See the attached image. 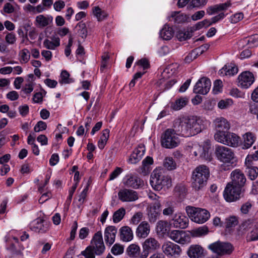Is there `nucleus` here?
Masks as SVG:
<instances>
[{"label": "nucleus", "mask_w": 258, "mask_h": 258, "mask_svg": "<svg viewBox=\"0 0 258 258\" xmlns=\"http://www.w3.org/2000/svg\"><path fill=\"white\" fill-rule=\"evenodd\" d=\"M210 175L208 168L205 165L196 167L192 172L191 185L196 191L202 189L207 184Z\"/></svg>", "instance_id": "obj_1"}, {"label": "nucleus", "mask_w": 258, "mask_h": 258, "mask_svg": "<svg viewBox=\"0 0 258 258\" xmlns=\"http://www.w3.org/2000/svg\"><path fill=\"white\" fill-rule=\"evenodd\" d=\"M150 184L156 190L168 189L172 185L170 177L163 175L160 170H154L150 177Z\"/></svg>", "instance_id": "obj_2"}, {"label": "nucleus", "mask_w": 258, "mask_h": 258, "mask_svg": "<svg viewBox=\"0 0 258 258\" xmlns=\"http://www.w3.org/2000/svg\"><path fill=\"white\" fill-rule=\"evenodd\" d=\"M185 211L190 220L198 224L204 223L210 217L209 212L205 209L188 206Z\"/></svg>", "instance_id": "obj_3"}, {"label": "nucleus", "mask_w": 258, "mask_h": 258, "mask_svg": "<svg viewBox=\"0 0 258 258\" xmlns=\"http://www.w3.org/2000/svg\"><path fill=\"white\" fill-rule=\"evenodd\" d=\"M179 143L180 140L173 128L166 130L161 136V144L164 148L172 149L177 147Z\"/></svg>", "instance_id": "obj_4"}, {"label": "nucleus", "mask_w": 258, "mask_h": 258, "mask_svg": "<svg viewBox=\"0 0 258 258\" xmlns=\"http://www.w3.org/2000/svg\"><path fill=\"white\" fill-rule=\"evenodd\" d=\"M223 196L227 202L236 201L243 196L242 188L228 183L225 188Z\"/></svg>", "instance_id": "obj_5"}, {"label": "nucleus", "mask_w": 258, "mask_h": 258, "mask_svg": "<svg viewBox=\"0 0 258 258\" xmlns=\"http://www.w3.org/2000/svg\"><path fill=\"white\" fill-rule=\"evenodd\" d=\"M215 153L217 159L223 163H230L234 158L233 150L224 146H216Z\"/></svg>", "instance_id": "obj_6"}, {"label": "nucleus", "mask_w": 258, "mask_h": 258, "mask_svg": "<svg viewBox=\"0 0 258 258\" xmlns=\"http://www.w3.org/2000/svg\"><path fill=\"white\" fill-rule=\"evenodd\" d=\"M239 231L242 234L246 233V240L247 241L258 240V229L250 221L243 222L240 226Z\"/></svg>", "instance_id": "obj_7"}, {"label": "nucleus", "mask_w": 258, "mask_h": 258, "mask_svg": "<svg viewBox=\"0 0 258 258\" xmlns=\"http://www.w3.org/2000/svg\"><path fill=\"white\" fill-rule=\"evenodd\" d=\"M209 248L219 255L230 254L234 249L231 243L221 241H217L209 245Z\"/></svg>", "instance_id": "obj_8"}, {"label": "nucleus", "mask_w": 258, "mask_h": 258, "mask_svg": "<svg viewBox=\"0 0 258 258\" xmlns=\"http://www.w3.org/2000/svg\"><path fill=\"white\" fill-rule=\"evenodd\" d=\"M186 121L187 122L190 136L198 134L205 127L204 121L197 116L186 117Z\"/></svg>", "instance_id": "obj_9"}, {"label": "nucleus", "mask_w": 258, "mask_h": 258, "mask_svg": "<svg viewBox=\"0 0 258 258\" xmlns=\"http://www.w3.org/2000/svg\"><path fill=\"white\" fill-rule=\"evenodd\" d=\"M92 249L97 255L102 254L105 249L101 231L95 233L91 241V245L88 246V249Z\"/></svg>", "instance_id": "obj_10"}, {"label": "nucleus", "mask_w": 258, "mask_h": 258, "mask_svg": "<svg viewBox=\"0 0 258 258\" xmlns=\"http://www.w3.org/2000/svg\"><path fill=\"white\" fill-rule=\"evenodd\" d=\"M143 252L140 258H147L149 253L157 250L160 247V244L154 237L147 238L142 244Z\"/></svg>", "instance_id": "obj_11"}, {"label": "nucleus", "mask_w": 258, "mask_h": 258, "mask_svg": "<svg viewBox=\"0 0 258 258\" xmlns=\"http://www.w3.org/2000/svg\"><path fill=\"white\" fill-rule=\"evenodd\" d=\"M186 117L178 118L173 121V128L176 132V135L183 137H190Z\"/></svg>", "instance_id": "obj_12"}, {"label": "nucleus", "mask_w": 258, "mask_h": 258, "mask_svg": "<svg viewBox=\"0 0 258 258\" xmlns=\"http://www.w3.org/2000/svg\"><path fill=\"white\" fill-rule=\"evenodd\" d=\"M162 250L163 253L168 257H176L181 252V248L179 245L170 241L163 244Z\"/></svg>", "instance_id": "obj_13"}, {"label": "nucleus", "mask_w": 258, "mask_h": 258, "mask_svg": "<svg viewBox=\"0 0 258 258\" xmlns=\"http://www.w3.org/2000/svg\"><path fill=\"white\" fill-rule=\"evenodd\" d=\"M211 82L208 78L203 77L197 82L194 86L193 91L196 94H206L210 90Z\"/></svg>", "instance_id": "obj_14"}, {"label": "nucleus", "mask_w": 258, "mask_h": 258, "mask_svg": "<svg viewBox=\"0 0 258 258\" xmlns=\"http://www.w3.org/2000/svg\"><path fill=\"white\" fill-rule=\"evenodd\" d=\"M238 80L239 87L243 89H247L254 82V77L252 73L245 71L238 76Z\"/></svg>", "instance_id": "obj_15"}, {"label": "nucleus", "mask_w": 258, "mask_h": 258, "mask_svg": "<svg viewBox=\"0 0 258 258\" xmlns=\"http://www.w3.org/2000/svg\"><path fill=\"white\" fill-rule=\"evenodd\" d=\"M124 186L137 189L144 185V181L139 177L133 174L127 175L122 181Z\"/></svg>", "instance_id": "obj_16"}, {"label": "nucleus", "mask_w": 258, "mask_h": 258, "mask_svg": "<svg viewBox=\"0 0 258 258\" xmlns=\"http://www.w3.org/2000/svg\"><path fill=\"white\" fill-rule=\"evenodd\" d=\"M118 196L122 202H134L139 198L137 191L127 188L120 189L118 192Z\"/></svg>", "instance_id": "obj_17"}, {"label": "nucleus", "mask_w": 258, "mask_h": 258, "mask_svg": "<svg viewBox=\"0 0 258 258\" xmlns=\"http://www.w3.org/2000/svg\"><path fill=\"white\" fill-rule=\"evenodd\" d=\"M168 236L175 242L181 244L188 242L190 240L189 235L181 230H173L168 233Z\"/></svg>", "instance_id": "obj_18"}, {"label": "nucleus", "mask_w": 258, "mask_h": 258, "mask_svg": "<svg viewBox=\"0 0 258 258\" xmlns=\"http://www.w3.org/2000/svg\"><path fill=\"white\" fill-rule=\"evenodd\" d=\"M232 179L231 184L242 188L244 185L246 179L243 173L239 169H235L231 173Z\"/></svg>", "instance_id": "obj_19"}, {"label": "nucleus", "mask_w": 258, "mask_h": 258, "mask_svg": "<svg viewBox=\"0 0 258 258\" xmlns=\"http://www.w3.org/2000/svg\"><path fill=\"white\" fill-rule=\"evenodd\" d=\"M117 232V228L114 226H108L105 228L104 238L107 246L110 247L114 243Z\"/></svg>", "instance_id": "obj_20"}, {"label": "nucleus", "mask_w": 258, "mask_h": 258, "mask_svg": "<svg viewBox=\"0 0 258 258\" xmlns=\"http://www.w3.org/2000/svg\"><path fill=\"white\" fill-rule=\"evenodd\" d=\"M30 229L36 232L44 233L48 230V225L44 220L37 218L30 224Z\"/></svg>", "instance_id": "obj_21"}, {"label": "nucleus", "mask_w": 258, "mask_h": 258, "mask_svg": "<svg viewBox=\"0 0 258 258\" xmlns=\"http://www.w3.org/2000/svg\"><path fill=\"white\" fill-rule=\"evenodd\" d=\"M172 220L173 226L176 228L184 229L188 224V218L181 213L176 214Z\"/></svg>", "instance_id": "obj_22"}, {"label": "nucleus", "mask_w": 258, "mask_h": 258, "mask_svg": "<svg viewBox=\"0 0 258 258\" xmlns=\"http://www.w3.org/2000/svg\"><path fill=\"white\" fill-rule=\"evenodd\" d=\"M187 254L190 258H204L205 256L203 248L197 244L190 245Z\"/></svg>", "instance_id": "obj_23"}, {"label": "nucleus", "mask_w": 258, "mask_h": 258, "mask_svg": "<svg viewBox=\"0 0 258 258\" xmlns=\"http://www.w3.org/2000/svg\"><path fill=\"white\" fill-rule=\"evenodd\" d=\"M145 148L143 145H139L131 155L128 162L130 164H136L142 158L145 154Z\"/></svg>", "instance_id": "obj_24"}, {"label": "nucleus", "mask_w": 258, "mask_h": 258, "mask_svg": "<svg viewBox=\"0 0 258 258\" xmlns=\"http://www.w3.org/2000/svg\"><path fill=\"white\" fill-rule=\"evenodd\" d=\"M217 131H227L230 127V124L225 118L218 117L213 122Z\"/></svg>", "instance_id": "obj_25"}, {"label": "nucleus", "mask_w": 258, "mask_h": 258, "mask_svg": "<svg viewBox=\"0 0 258 258\" xmlns=\"http://www.w3.org/2000/svg\"><path fill=\"white\" fill-rule=\"evenodd\" d=\"M150 227L146 221L142 222L136 230V235L139 238H146L149 234Z\"/></svg>", "instance_id": "obj_26"}, {"label": "nucleus", "mask_w": 258, "mask_h": 258, "mask_svg": "<svg viewBox=\"0 0 258 258\" xmlns=\"http://www.w3.org/2000/svg\"><path fill=\"white\" fill-rule=\"evenodd\" d=\"M245 172L251 180L255 179L258 175V168L254 165V163L245 161Z\"/></svg>", "instance_id": "obj_27"}, {"label": "nucleus", "mask_w": 258, "mask_h": 258, "mask_svg": "<svg viewBox=\"0 0 258 258\" xmlns=\"http://www.w3.org/2000/svg\"><path fill=\"white\" fill-rule=\"evenodd\" d=\"M119 235L120 239L125 242L130 241L133 238L132 230L127 226H123L120 228Z\"/></svg>", "instance_id": "obj_28"}, {"label": "nucleus", "mask_w": 258, "mask_h": 258, "mask_svg": "<svg viewBox=\"0 0 258 258\" xmlns=\"http://www.w3.org/2000/svg\"><path fill=\"white\" fill-rule=\"evenodd\" d=\"M239 140V137L235 134L227 132L225 145L232 147H236L238 145Z\"/></svg>", "instance_id": "obj_29"}, {"label": "nucleus", "mask_w": 258, "mask_h": 258, "mask_svg": "<svg viewBox=\"0 0 258 258\" xmlns=\"http://www.w3.org/2000/svg\"><path fill=\"white\" fill-rule=\"evenodd\" d=\"M255 136L251 132H247L243 135V142L242 144V149H246L250 148L253 144L255 141Z\"/></svg>", "instance_id": "obj_30"}, {"label": "nucleus", "mask_w": 258, "mask_h": 258, "mask_svg": "<svg viewBox=\"0 0 258 258\" xmlns=\"http://www.w3.org/2000/svg\"><path fill=\"white\" fill-rule=\"evenodd\" d=\"M231 4L229 2H226L219 5H216L214 6L209 7L207 10V13L210 15H213L222 10H225L230 6Z\"/></svg>", "instance_id": "obj_31"}, {"label": "nucleus", "mask_w": 258, "mask_h": 258, "mask_svg": "<svg viewBox=\"0 0 258 258\" xmlns=\"http://www.w3.org/2000/svg\"><path fill=\"white\" fill-rule=\"evenodd\" d=\"M188 102V100L186 97L179 98L171 103V108L174 110H180L184 107Z\"/></svg>", "instance_id": "obj_32"}, {"label": "nucleus", "mask_w": 258, "mask_h": 258, "mask_svg": "<svg viewBox=\"0 0 258 258\" xmlns=\"http://www.w3.org/2000/svg\"><path fill=\"white\" fill-rule=\"evenodd\" d=\"M174 34L173 28L168 25H165L160 31V35L164 40H170L172 38Z\"/></svg>", "instance_id": "obj_33"}, {"label": "nucleus", "mask_w": 258, "mask_h": 258, "mask_svg": "<svg viewBox=\"0 0 258 258\" xmlns=\"http://www.w3.org/2000/svg\"><path fill=\"white\" fill-rule=\"evenodd\" d=\"M52 21V17H45L43 15H40L36 17V22L40 27H44L48 25Z\"/></svg>", "instance_id": "obj_34"}, {"label": "nucleus", "mask_w": 258, "mask_h": 258, "mask_svg": "<svg viewBox=\"0 0 258 258\" xmlns=\"http://www.w3.org/2000/svg\"><path fill=\"white\" fill-rule=\"evenodd\" d=\"M169 225L166 221L161 220L157 224L156 230L158 233L165 234L169 230Z\"/></svg>", "instance_id": "obj_35"}, {"label": "nucleus", "mask_w": 258, "mask_h": 258, "mask_svg": "<svg viewBox=\"0 0 258 258\" xmlns=\"http://www.w3.org/2000/svg\"><path fill=\"white\" fill-rule=\"evenodd\" d=\"M210 145L208 142H206L204 145L200 156L206 160L210 161L212 158L211 152L210 151Z\"/></svg>", "instance_id": "obj_36"}, {"label": "nucleus", "mask_w": 258, "mask_h": 258, "mask_svg": "<svg viewBox=\"0 0 258 258\" xmlns=\"http://www.w3.org/2000/svg\"><path fill=\"white\" fill-rule=\"evenodd\" d=\"M153 163V159L150 156H147L142 161V166L141 168V172L146 174L149 172V166Z\"/></svg>", "instance_id": "obj_37"}, {"label": "nucleus", "mask_w": 258, "mask_h": 258, "mask_svg": "<svg viewBox=\"0 0 258 258\" xmlns=\"http://www.w3.org/2000/svg\"><path fill=\"white\" fill-rule=\"evenodd\" d=\"M125 214V210L124 208H120L115 211L112 217V220L114 223H118L124 217Z\"/></svg>", "instance_id": "obj_38"}, {"label": "nucleus", "mask_w": 258, "mask_h": 258, "mask_svg": "<svg viewBox=\"0 0 258 258\" xmlns=\"http://www.w3.org/2000/svg\"><path fill=\"white\" fill-rule=\"evenodd\" d=\"M126 251L130 256L137 257L140 254V248L138 245L132 244L127 247Z\"/></svg>", "instance_id": "obj_39"}, {"label": "nucleus", "mask_w": 258, "mask_h": 258, "mask_svg": "<svg viewBox=\"0 0 258 258\" xmlns=\"http://www.w3.org/2000/svg\"><path fill=\"white\" fill-rule=\"evenodd\" d=\"M93 13L98 21L104 20L107 16V14L99 7H95L93 9Z\"/></svg>", "instance_id": "obj_40"}, {"label": "nucleus", "mask_w": 258, "mask_h": 258, "mask_svg": "<svg viewBox=\"0 0 258 258\" xmlns=\"http://www.w3.org/2000/svg\"><path fill=\"white\" fill-rule=\"evenodd\" d=\"M163 166L168 170H172L176 168V163L172 157H166L163 162Z\"/></svg>", "instance_id": "obj_41"}, {"label": "nucleus", "mask_w": 258, "mask_h": 258, "mask_svg": "<svg viewBox=\"0 0 258 258\" xmlns=\"http://www.w3.org/2000/svg\"><path fill=\"white\" fill-rule=\"evenodd\" d=\"M244 41L249 47H256L258 46V34H254L245 38Z\"/></svg>", "instance_id": "obj_42"}, {"label": "nucleus", "mask_w": 258, "mask_h": 258, "mask_svg": "<svg viewBox=\"0 0 258 258\" xmlns=\"http://www.w3.org/2000/svg\"><path fill=\"white\" fill-rule=\"evenodd\" d=\"M208 232V228L207 226H204L192 230L191 234L193 236L200 237L207 234Z\"/></svg>", "instance_id": "obj_43"}, {"label": "nucleus", "mask_w": 258, "mask_h": 258, "mask_svg": "<svg viewBox=\"0 0 258 258\" xmlns=\"http://www.w3.org/2000/svg\"><path fill=\"white\" fill-rule=\"evenodd\" d=\"M78 29L79 35L83 38H85L87 36V30L85 23L82 22L78 23L76 27Z\"/></svg>", "instance_id": "obj_44"}, {"label": "nucleus", "mask_w": 258, "mask_h": 258, "mask_svg": "<svg viewBox=\"0 0 258 258\" xmlns=\"http://www.w3.org/2000/svg\"><path fill=\"white\" fill-rule=\"evenodd\" d=\"M192 32H190L189 31H179L176 34V37L177 39L180 41H184L187 39H189L192 37Z\"/></svg>", "instance_id": "obj_45"}, {"label": "nucleus", "mask_w": 258, "mask_h": 258, "mask_svg": "<svg viewBox=\"0 0 258 258\" xmlns=\"http://www.w3.org/2000/svg\"><path fill=\"white\" fill-rule=\"evenodd\" d=\"M227 133V131H217L214 135L215 140L218 142L225 145Z\"/></svg>", "instance_id": "obj_46"}, {"label": "nucleus", "mask_w": 258, "mask_h": 258, "mask_svg": "<svg viewBox=\"0 0 258 258\" xmlns=\"http://www.w3.org/2000/svg\"><path fill=\"white\" fill-rule=\"evenodd\" d=\"M175 193L181 198H184L187 192L185 186L182 184L177 185L175 187Z\"/></svg>", "instance_id": "obj_47"}, {"label": "nucleus", "mask_w": 258, "mask_h": 258, "mask_svg": "<svg viewBox=\"0 0 258 258\" xmlns=\"http://www.w3.org/2000/svg\"><path fill=\"white\" fill-rule=\"evenodd\" d=\"M20 56V61L22 63L27 62L30 58V53L29 51L27 49H22L19 53Z\"/></svg>", "instance_id": "obj_48"}, {"label": "nucleus", "mask_w": 258, "mask_h": 258, "mask_svg": "<svg viewBox=\"0 0 258 258\" xmlns=\"http://www.w3.org/2000/svg\"><path fill=\"white\" fill-rule=\"evenodd\" d=\"M199 49H195L192 50L185 57L184 60L186 63H189L194 59L196 58L200 54L199 53Z\"/></svg>", "instance_id": "obj_49"}, {"label": "nucleus", "mask_w": 258, "mask_h": 258, "mask_svg": "<svg viewBox=\"0 0 258 258\" xmlns=\"http://www.w3.org/2000/svg\"><path fill=\"white\" fill-rule=\"evenodd\" d=\"M143 217V213L138 212L136 213L130 220V223L133 225H137L142 220Z\"/></svg>", "instance_id": "obj_50"}, {"label": "nucleus", "mask_w": 258, "mask_h": 258, "mask_svg": "<svg viewBox=\"0 0 258 258\" xmlns=\"http://www.w3.org/2000/svg\"><path fill=\"white\" fill-rule=\"evenodd\" d=\"M238 68L237 67H228L225 66L222 69L221 73H223V71L225 72V74L227 76H233L237 74L238 72Z\"/></svg>", "instance_id": "obj_51"}, {"label": "nucleus", "mask_w": 258, "mask_h": 258, "mask_svg": "<svg viewBox=\"0 0 258 258\" xmlns=\"http://www.w3.org/2000/svg\"><path fill=\"white\" fill-rule=\"evenodd\" d=\"M69 77L70 74L67 71H62L60 75L61 80L59 81V83L61 84H68L72 82L71 79H70Z\"/></svg>", "instance_id": "obj_52"}, {"label": "nucleus", "mask_w": 258, "mask_h": 258, "mask_svg": "<svg viewBox=\"0 0 258 258\" xmlns=\"http://www.w3.org/2000/svg\"><path fill=\"white\" fill-rule=\"evenodd\" d=\"M160 212H157L156 210H154L150 209L148 212V216L149 221L151 222H155L160 215Z\"/></svg>", "instance_id": "obj_53"}, {"label": "nucleus", "mask_w": 258, "mask_h": 258, "mask_svg": "<svg viewBox=\"0 0 258 258\" xmlns=\"http://www.w3.org/2000/svg\"><path fill=\"white\" fill-rule=\"evenodd\" d=\"M89 184H87L85 188L81 192L79 196L78 201L80 205H82L86 201V198L87 195L88 190Z\"/></svg>", "instance_id": "obj_54"}, {"label": "nucleus", "mask_w": 258, "mask_h": 258, "mask_svg": "<svg viewBox=\"0 0 258 258\" xmlns=\"http://www.w3.org/2000/svg\"><path fill=\"white\" fill-rule=\"evenodd\" d=\"M238 224L237 219L235 217H231L226 219L225 227L231 228L234 227Z\"/></svg>", "instance_id": "obj_55"}, {"label": "nucleus", "mask_w": 258, "mask_h": 258, "mask_svg": "<svg viewBox=\"0 0 258 258\" xmlns=\"http://www.w3.org/2000/svg\"><path fill=\"white\" fill-rule=\"evenodd\" d=\"M231 99L221 100L218 103V106L219 108L223 109L228 108L232 104Z\"/></svg>", "instance_id": "obj_56"}, {"label": "nucleus", "mask_w": 258, "mask_h": 258, "mask_svg": "<svg viewBox=\"0 0 258 258\" xmlns=\"http://www.w3.org/2000/svg\"><path fill=\"white\" fill-rule=\"evenodd\" d=\"M123 252V247L119 244H115L111 248V252L114 255H118Z\"/></svg>", "instance_id": "obj_57"}, {"label": "nucleus", "mask_w": 258, "mask_h": 258, "mask_svg": "<svg viewBox=\"0 0 258 258\" xmlns=\"http://www.w3.org/2000/svg\"><path fill=\"white\" fill-rule=\"evenodd\" d=\"M257 160H258V150L248 154L245 159L246 161L252 163H254V161Z\"/></svg>", "instance_id": "obj_58"}, {"label": "nucleus", "mask_w": 258, "mask_h": 258, "mask_svg": "<svg viewBox=\"0 0 258 258\" xmlns=\"http://www.w3.org/2000/svg\"><path fill=\"white\" fill-rule=\"evenodd\" d=\"M222 82L220 80H217L214 82L213 92L216 94L222 90Z\"/></svg>", "instance_id": "obj_59"}, {"label": "nucleus", "mask_w": 258, "mask_h": 258, "mask_svg": "<svg viewBox=\"0 0 258 258\" xmlns=\"http://www.w3.org/2000/svg\"><path fill=\"white\" fill-rule=\"evenodd\" d=\"M47 124L43 121H39L34 128L35 132H39L46 129Z\"/></svg>", "instance_id": "obj_60"}, {"label": "nucleus", "mask_w": 258, "mask_h": 258, "mask_svg": "<svg viewBox=\"0 0 258 258\" xmlns=\"http://www.w3.org/2000/svg\"><path fill=\"white\" fill-rule=\"evenodd\" d=\"M171 17L174 18V21L177 23H182L185 20V16L180 15L178 12H174L171 14Z\"/></svg>", "instance_id": "obj_61"}, {"label": "nucleus", "mask_w": 258, "mask_h": 258, "mask_svg": "<svg viewBox=\"0 0 258 258\" xmlns=\"http://www.w3.org/2000/svg\"><path fill=\"white\" fill-rule=\"evenodd\" d=\"M243 18L242 13H238L232 15L230 18V21L232 23H236Z\"/></svg>", "instance_id": "obj_62"}, {"label": "nucleus", "mask_w": 258, "mask_h": 258, "mask_svg": "<svg viewBox=\"0 0 258 258\" xmlns=\"http://www.w3.org/2000/svg\"><path fill=\"white\" fill-rule=\"evenodd\" d=\"M5 39L8 43L13 44L16 41V37L13 33H8L6 36Z\"/></svg>", "instance_id": "obj_63"}, {"label": "nucleus", "mask_w": 258, "mask_h": 258, "mask_svg": "<svg viewBox=\"0 0 258 258\" xmlns=\"http://www.w3.org/2000/svg\"><path fill=\"white\" fill-rule=\"evenodd\" d=\"M94 251L92 249H88V247L85 251L82 252V254L85 256V258H95Z\"/></svg>", "instance_id": "obj_64"}]
</instances>
